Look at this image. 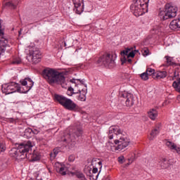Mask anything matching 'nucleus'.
Instances as JSON below:
<instances>
[{"label":"nucleus","mask_w":180,"mask_h":180,"mask_svg":"<svg viewBox=\"0 0 180 180\" xmlns=\"http://www.w3.org/2000/svg\"><path fill=\"white\" fill-rule=\"evenodd\" d=\"M123 133L120 127L117 125L112 126L109 129L108 139L109 141L107 143V148L110 151H122L129 146V142L124 140V138H120L119 140L117 136H120Z\"/></svg>","instance_id":"obj_1"},{"label":"nucleus","mask_w":180,"mask_h":180,"mask_svg":"<svg viewBox=\"0 0 180 180\" xmlns=\"http://www.w3.org/2000/svg\"><path fill=\"white\" fill-rule=\"evenodd\" d=\"M42 77L49 82V84H58L65 86V77L60 72L55 69L47 68L42 71Z\"/></svg>","instance_id":"obj_2"},{"label":"nucleus","mask_w":180,"mask_h":180,"mask_svg":"<svg viewBox=\"0 0 180 180\" xmlns=\"http://www.w3.org/2000/svg\"><path fill=\"white\" fill-rule=\"evenodd\" d=\"M150 0H134V4L131 5V11L136 18L142 16L148 12V3Z\"/></svg>","instance_id":"obj_3"},{"label":"nucleus","mask_w":180,"mask_h":180,"mask_svg":"<svg viewBox=\"0 0 180 180\" xmlns=\"http://www.w3.org/2000/svg\"><path fill=\"white\" fill-rule=\"evenodd\" d=\"M15 147H17V148H13L9 151L10 156L13 157L14 158L18 157V154H21L20 155H23L25 153V154H27V153L32 150L33 144L32 143V141H27L20 143H16Z\"/></svg>","instance_id":"obj_4"},{"label":"nucleus","mask_w":180,"mask_h":180,"mask_svg":"<svg viewBox=\"0 0 180 180\" xmlns=\"http://www.w3.org/2000/svg\"><path fill=\"white\" fill-rule=\"evenodd\" d=\"M178 12V7L174 6L172 4H167L165 5V11H160L159 16L162 20H167V19H172L176 16Z\"/></svg>","instance_id":"obj_5"},{"label":"nucleus","mask_w":180,"mask_h":180,"mask_svg":"<svg viewBox=\"0 0 180 180\" xmlns=\"http://www.w3.org/2000/svg\"><path fill=\"white\" fill-rule=\"evenodd\" d=\"M55 99L67 110H75L77 109V103L64 96L56 94Z\"/></svg>","instance_id":"obj_6"},{"label":"nucleus","mask_w":180,"mask_h":180,"mask_svg":"<svg viewBox=\"0 0 180 180\" xmlns=\"http://www.w3.org/2000/svg\"><path fill=\"white\" fill-rule=\"evenodd\" d=\"M116 57H117L116 53H105L98 58L97 64L105 65V67H112Z\"/></svg>","instance_id":"obj_7"},{"label":"nucleus","mask_w":180,"mask_h":180,"mask_svg":"<svg viewBox=\"0 0 180 180\" xmlns=\"http://www.w3.org/2000/svg\"><path fill=\"white\" fill-rule=\"evenodd\" d=\"M4 30L5 28L2 27V20H0V56L1 53H5L6 47H11V41L5 35Z\"/></svg>","instance_id":"obj_8"},{"label":"nucleus","mask_w":180,"mask_h":180,"mask_svg":"<svg viewBox=\"0 0 180 180\" xmlns=\"http://www.w3.org/2000/svg\"><path fill=\"white\" fill-rule=\"evenodd\" d=\"M19 89H20L19 84L15 82L4 84L1 86V91L3 94H6V95H9L11 94H14V92H18Z\"/></svg>","instance_id":"obj_9"},{"label":"nucleus","mask_w":180,"mask_h":180,"mask_svg":"<svg viewBox=\"0 0 180 180\" xmlns=\"http://www.w3.org/2000/svg\"><path fill=\"white\" fill-rule=\"evenodd\" d=\"M70 82L75 84V86L73 88V92H81L82 91V88H85L86 84H84L85 79H72L70 80Z\"/></svg>","instance_id":"obj_10"},{"label":"nucleus","mask_w":180,"mask_h":180,"mask_svg":"<svg viewBox=\"0 0 180 180\" xmlns=\"http://www.w3.org/2000/svg\"><path fill=\"white\" fill-rule=\"evenodd\" d=\"M30 56L34 64L40 63V60H41V52L39 49H34L33 50H30Z\"/></svg>","instance_id":"obj_11"},{"label":"nucleus","mask_w":180,"mask_h":180,"mask_svg":"<svg viewBox=\"0 0 180 180\" xmlns=\"http://www.w3.org/2000/svg\"><path fill=\"white\" fill-rule=\"evenodd\" d=\"M73 4L75 13L77 15H81V13L84 12V9L85 8V3H84V0H73Z\"/></svg>","instance_id":"obj_12"},{"label":"nucleus","mask_w":180,"mask_h":180,"mask_svg":"<svg viewBox=\"0 0 180 180\" xmlns=\"http://www.w3.org/2000/svg\"><path fill=\"white\" fill-rule=\"evenodd\" d=\"M88 93V89L86 86L82 89L81 91L76 92L75 94V98L77 101H81L82 102H85L86 101V94Z\"/></svg>","instance_id":"obj_13"},{"label":"nucleus","mask_w":180,"mask_h":180,"mask_svg":"<svg viewBox=\"0 0 180 180\" xmlns=\"http://www.w3.org/2000/svg\"><path fill=\"white\" fill-rule=\"evenodd\" d=\"M122 98H124L125 100V104L126 106L130 107V106H133V105H134V98L133 97V94L127 92V91H124L122 94Z\"/></svg>","instance_id":"obj_14"},{"label":"nucleus","mask_w":180,"mask_h":180,"mask_svg":"<svg viewBox=\"0 0 180 180\" xmlns=\"http://www.w3.org/2000/svg\"><path fill=\"white\" fill-rule=\"evenodd\" d=\"M20 84L22 85V86H26L27 91H30L32 88H33V85H34V82L32 80L30 77H25L20 80Z\"/></svg>","instance_id":"obj_15"},{"label":"nucleus","mask_w":180,"mask_h":180,"mask_svg":"<svg viewBox=\"0 0 180 180\" xmlns=\"http://www.w3.org/2000/svg\"><path fill=\"white\" fill-rule=\"evenodd\" d=\"M82 135V129H77L73 133L68 135L69 139L68 140V143L75 141V137H79Z\"/></svg>","instance_id":"obj_16"},{"label":"nucleus","mask_w":180,"mask_h":180,"mask_svg":"<svg viewBox=\"0 0 180 180\" xmlns=\"http://www.w3.org/2000/svg\"><path fill=\"white\" fill-rule=\"evenodd\" d=\"M148 116L150 120H155L158 117V111L157 109L152 108L148 112Z\"/></svg>","instance_id":"obj_17"},{"label":"nucleus","mask_w":180,"mask_h":180,"mask_svg":"<svg viewBox=\"0 0 180 180\" xmlns=\"http://www.w3.org/2000/svg\"><path fill=\"white\" fill-rule=\"evenodd\" d=\"M56 171L60 174V175H67V172L68 171V167H65L64 165L58 164Z\"/></svg>","instance_id":"obj_18"},{"label":"nucleus","mask_w":180,"mask_h":180,"mask_svg":"<svg viewBox=\"0 0 180 180\" xmlns=\"http://www.w3.org/2000/svg\"><path fill=\"white\" fill-rule=\"evenodd\" d=\"M166 146L169 148V150H170V151L173 152L176 151L178 150V148L179 147V146L176 145L175 143L169 141L166 142Z\"/></svg>","instance_id":"obj_19"},{"label":"nucleus","mask_w":180,"mask_h":180,"mask_svg":"<svg viewBox=\"0 0 180 180\" xmlns=\"http://www.w3.org/2000/svg\"><path fill=\"white\" fill-rule=\"evenodd\" d=\"M170 29L172 30H175V29H178L180 27V18L173 20L169 25Z\"/></svg>","instance_id":"obj_20"},{"label":"nucleus","mask_w":180,"mask_h":180,"mask_svg":"<svg viewBox=\"0 0 180 180\" xmlns=\"http://www.w3.org/2000/svg\"><path fill=\"white\" fill-rule=\"evenodd\" d=\"M160 127H157L156 128L153 129L149 136V140L152 141L155 139V137L160 134Z\"/></svg>","instance_id":"obj_21"},{"label":"nucleus","mask_w":180,"mask_h":180,"mask_svg":"<svg viewBox=\"0 0 180 180\" xmlns=\"http://www.w3.org/2000/svg\"><path fill=\"white\" fill-rule=\"evenodd\" d=\"M134 161V159L133 158H130V159H127V158H119L118 159V162H120V164H126V167H129V165H130V164H132L133 162Z\"/></svg>","instance_id":"obj_22"},{"label":"nucleus","mask_w":180,"mask_h":180,"mask_svg":"<svg viewBox=\"0 0 180 180\" xmlns=\"http://www.w3.org/2000/svg\"><path fill=\"white\" fill-rule=\"evenodd\" d=\"M167 73L166 71H158L155 73V77L157 79H162L166 78Z\"/></svg>","instance_id":"obj_23"},{"label":"nucleus","mask_w":180,"mask_h":180,"mask_svg":"<svg viewBox=\"0 0 180 180\" xmlns=\"http://www.w3.org/2000/svg\"><path fill=\"white\" fill-rule=\"evenodd\" d=\"M72 176H77L79 179L81 180H86V178H85V175L79 172H70Z\"/></svg>","instance_id":"obj_24"},{"label":"nucleus","mask_w":180,"mask_h":180,"mask_svg":"<svg viewBox=\"0 0 180 180\" xmlns=\"http://www.w3.org/2000/svg\"><path fill=\"white\" fill-rule=\"evenodd\" d=\"M94 174H97L96 175V179L94 178ZM87 175H88L90 178H92V179H94V180L98 179V176H99V173H98V168H97V167H94V168L92 169L91 172H89Z\"/></svg>","instance_id":"obj_25"},{"label":"nucleus","mask_w":180,"mask_h":180,"mask_svg":"<svg viewBox=\"0 0 180 180\" xmlns=\"http://www.w3.org/2000/svg\"><path fill=\"white\" fill-rule=\"evenodd\" d=\"M172 86L177 92H180V78L173 82Z\"/></svg>","instance_id":"obj_26"},{"label":"nucleus","mask_w":180,"mask_h":180,"mask_svg":"<svg viewBox=\"0 0 180 180\" xmlns=\"http://www.w3.org/2000/svg\"><path fill=\"white\" fill-rule=\"evenodd\" d=\"M141 157V153L135 151V152H132L131 153L129 154L128 158H139Z\"/></svg>","instance_id":"obj_27"},{"label":"nucleus","mask_w":180,"mask_h":180,"mask_svg":"<svg viewBox=\"0 0 180 180\" xmlns=\"http://www.w3.org/2000/svg\"><path fill=\"white\" fill-rule=\"evenodd\" d=\"M165 58H166V64L167 66L174 65V64H175V63H174L173 58H171L170 56H165Z\"/></svg>","instance_id":"obj_28"},{"label":"nucleus","mask_w":180,"mask_h":180,"mask_svg":"<svg viewBox=\"0 0 180 180\" xmlns=\"http://www.w3.org/2000/svg\"><path fill=\"white\" fill-rule=\"evenodd\" d=\"M66 94L68 96H73L74 98H75L76 92L74 91V88L73 87L70 86V87H68Z\"/></svg>","instance_id":"obj_29"},{"label":"nucleus","mask_w":180,"mask_h":180,"mask_svg":"<svg viewBox=\"0 0 180 180\" xmlns=\"http://www.w3.org/2000/svg\"><path fill=\"white\" fill-rule=\"evenodd\" d=\"M131 50H133V48H127L125 50L121 51V56H123L124 57H127Z\"/></svg>","instance_id":"obj_30"},{"label":"nucleus","mask_w":180,"mask_h":180,"mask_svg":"<svg viewBox=\"0 0 180 180\" xmlns=\"http://www.w3.org/2000/svg\"><path fill=\"white\" fill-rule=\"evenodd\" d=\"M60 152V148H56L55 149H53V153H50V156L51 158H56L58 154V153Z\"/></svg>","instance_id":"obj_31"},{"label":"nucleus","mask_w":180,"mask_h":180,"mask_svg":"<svg viewBox=\"0 0 180 180\" xmlns=\"http://www.w3.org/2000/svg\"><path fill=\"white\" fill-rule=\"evenodd\" d=\"M146 72L147 73L148 75L151 76V75H154V74L155 75V70L150 68H148L146 69Z\"/></svg>","instance_id":"obj_32"},{"label":"nucleus","mask_w":180,"mask_h":180,"mask_svg":"<svg viewBox=\"0 0 180 180\" xmlns=\"http://www.w3.org/2000/svg\"><path fill=\"white\" fill-rule=\"evenodd\" d=\"M140 77L143 79V81H147V79H148V75L147 74V72L141 74Z\"/></svg>","instance_id":"obj_33"},{"label":"nucleus","mask_w":180,"mask_h":180,"mask_svg":"<svg viewBox=\"0 0 180 180\" xmlns=\"http://www.w3.org/2000/svg\"><path fill=\"white\" fill-rule=\"evenodd\" d=\"M32 131H33V130L30 128L25 129V130L24 131L25 136H30V134H32Z\"/></svg>","instance_id":"obj_34"},{"label":"nucleus","mask_w":180,"mask_h":180,"mask_svg":"<svg viewBox=\"0 0 180 180\" xmlns=\"http://www.w3.org/2000/svg\"><path fill=\"white\" fill-rule=\"evenodd\" d=\"M122 64H124V63H129V64H131V59L129 58H126V56H124L122 59Z\"/></svg>","instance_id":"obj_35"},{"label":"nucleus","mask_w":180,"mask_h":180,"mask_svg":"<svg viewBox=\"0 0 180 180\" xmlns=\"http://www.w3.org/2000/svg\"><path fill=\"white\" fill-rule=\"evenodd\" d=\"M134 56H136V54L134 53V51H133V49L129 52V54L127 55V58H130V57H131V58H134Z\"/></svg>","instance_id":"obj_36"},{"label":"nucleus","mask_w":180,"mask_h":180,"mask_svg":"<svg viewBox=\"0 0 180 180\" xmlns=\"http://www.w3.org/2000/svg\"><path fill=\"white\" fill-rule=\"evenodd\" d=\"M34 176H35V178H36L37 180H43V179H41V177L40 176V174L39 173V172H36L34 173Z\"/></svg>","instance_id":"obj_37"},{"label":"nucleus","mask_w":180,"mask_h":180,"mask_svg":"<svg viewBox=\"0 0 180 180\" xmlns=\"http://www.w3.org/2000/svg\"><path fill=\"white\" fill-rule=\"evenodd\" d=\"M22 63V60L20 58L15 59L13 61V64H20Z\"/></svg>","instance_id":"obj_38"},{"label":"nucleus","mask_w":180,"mask_h":180,"mask_svg":"<svg viewBox=\"0 0 180 180\" xmlns=\"http://www.w3.org/2000/svg\"><path fill=\"white\" fill-rule=\"evenodd\" d=\"M0 150L1 153H3V151H5V150H6V147H5V145L4 143H0Z\"/></svg>","instance_id":"obj_39"},{"label":"nucleus","mask_w":180,"mask_h":180,"mask_svg":"<svg viewBox=\"0 0 180 180\" xmlns=\"http://www.w3.org/2000/svg\"><path fill=\"white\" fill-rule=\"evenodd\" d=\"M30 162H36L40 161V158H32L29 160Z\"/></svg>","instance_id":"obj_40"},{"label":"nucleus","mask_w":180,"mask_h":180,"mask_svg":"<svg viewBox=\"0 0 180 180\" xmlns=\"http://www.w3.org/2000/svg\"><path fill=\"white\" fill-rule=\"evenodd\" d=\"M165 162H167V164H168V161H167L166 159H162V162L161 163V165H162L163 168H167V166L164 165Z\"/></svg>","instance_id":"obj_41"},{"label":"nucleus","mask_w":180,"mask_h":180,"mask_svg":"<svg viewBox=\"0 0 180 180\" xmlns=\"http://www.w3.org/2000/svg\"><path fill=\"white\" fill-rule=\"evenodd\" d=\"M98 165L100 167H99L100 169H102V162L99 161V162H98Z\"/></svg>","instance_id":"obj_42"},{"label":"nucleus","mask_w":180,"mask_h":180,"mask_svg":"<svg viewBox=\"0 0 180 180\" xmlns=\"http://www.w3.org/2000/svg\"><path fill=\"white\" fill-rule=\"evenodd\" d=\"M175 152L177 153V154H180V146L177 148V150H176Z\"/></svg>","instance_id":"obj_43"},{"label":"nucleus","mask_w":180,"mask_h":180,"mask_svg":"<svg viewBox=\"0 0 180 180\" xmlns=\"http://www.w3.org/2000/svg\"><path fill=\"white\" fill-rule=\"evenodd\" d=\"M144 54H145L146 56H148V50H145V51H144Z\"/></svg>","instance_id":"obj_44"},{"label":"nucleus","mask_w":180,"mask_h":180,"mask_svg":"<svg viewBox=\"0 0 180 180\" xmlns=\"http://www.w3.org/2000/svg\"><path fill=\"white\" fill-rule=\"evenodd\" d=\"M96 175L95 176V174H94V179H96Z\"/></svg>","instance_id":"obj_45"},{"label":"nucleus","mask_w":180,"mask_h":180,"mask_svg":"<svg viewBox=\"0 0 180 180\" xmlns=\"http://www.w3.org/2000/svg\"><path fill=\"white\" fill-rule=\"evenodd\" d=\"M135 53H139V50H135Z\"/></svg>","instance_id":"obj_46"},{"label":"nucleus","mask_w":180,"mask_h":180,"mask_svg":"<svg viewBox=\"0 0 180 180\" xmlns=\"http://www.w3.org/2000/svg\"><path fill=\"white\" fill-rule=\"evenodd\" d=\"M118 158H124V157L122 156V157H119Z\"/></svg>","instance_id":"obj_47"},{"label":"nucleus","mask_w":180,"mask_h":180,"mask_svg":"<svg viewBox=\"0 0 180 180\" xmlns=\"http://www.w3.org/2000/svg\"><path fill=\"white\" fill-rule=\"evenodd\" d=\"M105 180H110V179H109V178H106Z\"/></svg>","instance_id":"obj_48"},{"label":"nucleus","mask_w":180,"mask_h":180,"mask_svg":"<svg viewBox=\"0 0 180 180\" xmlns=\"http://www.w3.org/2000/svg\"><path fill=\"white\" fill-rule=\"evenodd\" d=\"M70 161H74V159H71Z\"/></svg>","instance_id":"obj_49"},{"label":"nucleus","mask_w":180,"mask_h":180,"mask_svg":"<svg viewBox=\"0 0 180 180\" xmlns=\"http://www.w3.org/2000/svg\"><path fill=\"white\" fill-rule=\"evenodd\" d=\"M88 4H89V5H91V3H90V2H88Z\"/></svg>","instance_id":"obj_50"},{"label":"nucleus","mask_w":180,"mask_h":180,"mask_svg":"<svg viewBox=\"0 0 180 180\" xmlns=\"http://www.w3.org/2000/svg\"><path fill=\"white\" fill-rule=\"evenodd\" d=\"M65 141H67V139H65Z\"/></svg>","instance_id":"obj_51"},{"label":"nucleus","mask_w":180,"mask_h":180,"mask_svg":"<svg viewBox=\"0 0 180 180\" xmlns=\"http://www.w3.org/2000/svg\"><path fill=\"white\" fill-rule=\"evenodd\" d=\"M179 65L180 66V63L179 64Z\"/></svg>","instance_id":"obj_52"}]
</instances>
